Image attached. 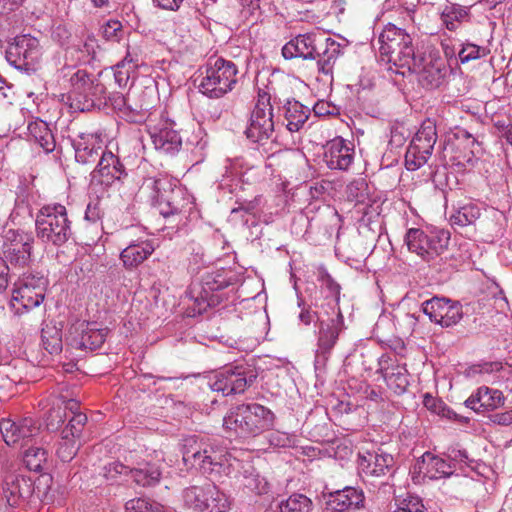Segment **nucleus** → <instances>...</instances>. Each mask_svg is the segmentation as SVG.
Listing matches in <instances>:
<instances>
[{
  "instance_id": "24",
  "label": "nucleus",
  "mask_w": 512,
  "mask_h": 512,
  "mask_svg": "<svg viewBox=\"0 0 512 512\" xmlns=\"http://www.w3.org/2000/svg\"><path fill=\"white\" fill-rule=\"evenodd\" d=\"M323 160L331 170L349 169L354 160V147L341 137L330 140L324 147Z\"/></svg>"
},
{
  "instance_id": "41",
  "label": "nucleus",
  "mask_w": 512,
  "mask_h": 512,
  "mask_svg": "<svg viewBox=\"0 0 512 512\" xmlns=\"http://www.w3.org/2000/svg\"><path fill=\"white\" fill-rule=\"evenodd\" d=\"M75 159L81 164L95 163L101 156V146L89 144L84 140L74 143Z\"/></svg>"
},
{
  "instance_id": "5",
  "label": "nucleus",
  "mask_w": 512,
  "mask_h": 512,
  "mask_svg": "<svg viewBox=\"0 0 512 512\" xmlns=\"http://www.w3.org/2000/svg\"><path fill=\"white\" fill-rule=\"evenodd\" d=\"M236 64L222 57L209 59L200 70L199 92L210 99H219L231 92L237 83Z\"/></svg>"
},
{
  "instance_id": "3",
  "label": "nucleus",
  "mask_w": 512,
  "mask_h": 512,
  "mask_svg": "<svg viewBox=\"0 0 512 512\" xmlns=\"http://www.w3.org/2000/svg\"><path fill=\"white\" fill-rule=\"evenodd\" d=\"M35 233L45 245L60 247L67 243L73 235L67 208L60 203L42 206L36 214Z\"/></svg>"
},
{
  "instance_id": "28",
  "label": "nucleus",
  "mask_w": 512,
  "mask_h": 512,
  "mask_svg": "<svg viewBox=\"0 0 512 512\" xmlns=\"http://www.w3.org/2000/svg\"><path fill=\"white\" fill-rule=\"evenodd\" d=\"M155 250L149 239L131 241L120 253V259L126 269H133L142 264Z\"/></svg>"
},
{
  "instance_id": "12",
  "label": "nucleus",
  "mask_w": 512,
  "mask_h": 512,
  "mask_svg": "<svg viewBox=\"0 0 512 512\" xmlns=\"http://www.w3.org/2000/svg\"><path fill=\"white\" fill-rule=\"evenodd\" d=\"M449 234L440 233L427 234L418 228H410L405 235V243L410 252L416 253L424 261L430 263L440 256L448 246Z\"/></svg>"
},
{
  "instance_id": "53",
  "label": "nucleus",
  "mask_w": 512,
  "mask_h": 512,
  "mask_svg": "<svg viewBox=\"0 0 512 512\" xmlns=\"http://www.w3.org/2000/svg\"><path fill=\"white\" fill-rule=\"evenodd\" d=\"M503 369V365L501 362L494 361V362H484L480 364H475L470 366L467 369V376L469 377H476L479 376H485V375H492L494 373L500 372Z\"/></svg>"
},
{
  "instance_id": "55",
  "label": "nucleus",
  "mask_w": 512,
  "mask_h": 512,
  "mask_svg": "<svg viewBox=\"0 0 512 512\" xmlns=\"http://www.w3.org/2000/svg\"><path fill=\"white\" fill-rule=\"evenodd\" d=\"M423 404L428 410L432 411L433 413L448 418L451 417L452 412L450 411V409H448L440 399L435 398L430 394L424 395Z\"/></svg>"
},
{
  "instance_id": "45",
  "label": "nucleus",
  "mask_w": 512,
  "mask_h": 512,
  "mask_svg": "<svg viewBox=\"0 0 512 512\" xmlns=\"http://www.w3.org/2000/svg\"><path fill=\"white\" fill-rule=\"evenodd\" d=\"M490 53L487 47L476 45L470 41L461 44V49L458 51V58L461 63H468L480 58L486 57Z\"/></svg>"
},
{
  "instance_id": "47",
  "label": "nucleus",
  "mask_w": 512,
  "mask_h": 512,
  "mask_svg": "<svg viewBox=\"0 0 512 512\" xmlns=\"http://www.w3.org/2000/svg\"><path fill=\"white\" fill-rule=\"evenodd\" d=\"M318 281L321 283V286L329 292V295L334 298L335 304L332 308H334L336 311L337 307H340L339 300H340L341 286L333 279V277L323 267L319 268V270H318Z\"/></svg>"
},
{
  "instance_id": "11",
  "label": "nucleus",
  "mask_w": 512,
  "mask_h": 512,
  "mask_svg": "<svg viewBox=\"0 0 512 512\" xmlns=\"http://www.w3.org/2000/svg\"><path fill=\"white\" fill-rule=\"evenodd\" d=\"M436 141L435 122L431 119L424 120L407 148L405 154L406 168L415 171L427 163Z\"/></svg>"
},
{
  "instance_id": "22",
  "label": "nucleus",
  "mask_w": 512,
  "mask_h": 512,
  "mask_svg": "<svg viewBox=\"0 0 512 512\" xmlns=\"http://www.w3.org/2000/svg\"><path fill=\"white\" fill-rule=\"evenodd\" d=\"M322 46V36L320 34H299L283 46L282 56L286 60L294 58L315 60L318 55V49H321Z\"/></svg>"
},
{
  "instance_id": "56",
  "label": "nucleus",
  "mask_w": 512,
  "mask_h": 512,
  "mask_svg": "<svg viewBox=\"0 0 512 512\" xmlns=\"http://www.w3.org/2000/svg\"><path fill=\"white\" fill-rule=\"evenodd\" d=\"M268 441L271 446L280 448L292 447L295 442L293 435L278 430L269 434Z\"/></svg>"
},
{
  "instance_id": "31",
  "label": "nucleus",
  "mask_w": 512,
  "mask_h": 512,
  "mask_svg": "<svg viewBox=\"0 0 512 512\" xmlns=\"http://www.w3.org/2000/svg\"><path fill=\"white\" fill-rule=\"evenodd\" d=\"M420 470H425V475L430 479H440L451 476L454 473V466L448 458L444 459L425 452L421 457Z\"/></svg>"
},
{
  "instance_id": "6",
  "label": "nucleus",
  "mask_w": 512,
  "mask_h": 512,
  "mask_svg": "<svg viewBox=\"0 0 512 512\" xmlns=\"http://www.w3.org/2000/svg\"><path fill=\"white\" fill-rule=\"evenodd\" d=\"M145 185L152 189L151 199L158 212L164 218L179 217V221L190 212L193 202L181 187H172V184L163 178H149Z\"/></svg>"
},
{
  "instance_id": "16",
  "label": "nucleus",
  "mask_w": 512,
  "mask_h": 512,
  "mask_svg": "<svg viewBox=\"0 0 512 512\" xmlns=\"http://www.w3.org/2000/svg\"><path fill=\"white\" fill-rule=\"evenodd\" d=\"M421 311L429 320L441 327H452L463 318V307L459 301L434 296L421 305Z\"/></svg>"
},
{
  "instance_id": "51",
  "label": "nucleus",
  "mask_w": 512,
  "mask_h": 512,
  "mask_svg": "<svg viewBox=\"0 0 512 512\" xmlns=\"http://www.w3.org/2000/svg\"><path fill=\"white\" fill-rule=\"evenodd\" d=\"M86 423L87 416L85 414L75 413L69 419L67 426L63 429V437L67 438L68 436H71L72 438H79Z\"/></svg>"
},
{
  "instance_id": "37",
  "label": "nucleus",
  "mask_w": 512,
  "mask_h": 512,
  "mask_svg": "<svg viewBox=\"0 0 512 512\" xmlns=\"http://www.w3.org/2000/svg\"><path fill=\"white\" fill-rule=\"evenodd\" d=\"M469 7L459 4H447L441 12L443 25L450 31H455L462 22L469 21Z\"/></svg>"
},
{
  "instance_id": "40",
  "label": "nucleus",
  "mask_w": 512,
  "mask_h": 512,
  "mask_svg": "<svg viewBox=\"0 0 512 512\" xmlns=\"http://www.w3.org/2000/svg\"><path fill=\"white\" fill-rule=\"evenodd\" d=\"M480 215V208L475 204L469 203L459 207L450 216V223L452 226L465 227L474 224Z\"/></svg>"
},
{
  "instance_id": "13",
  "label": "nucleus",
  "mask_w": 512,
  "mask_h": 512,
  "mask_svg": "<svg viewBox=\"0 0 512 512\" xmlns=\"http://www.w3.org/2000/svg\"><path fill=\"white\" fill-rule=\"evenodd\" d=\"M34 236L19 229H8L3 236V259L14 268H25L31 262Z\"/></svg>"
},
{
  "instance_id": "60",
  "label": "nucleus",
  "mask_w": 512,
  "mask_h": 512,
  "mask_svg": "<svg viewBox=\"0 0 512 512\" xmlns=\"http://www.w3.org/2000/svg\"><path fill=\"white\" fill-rule=\"evenodd\" d=\"M104 477L114 480L118 475L128 473V467L119 462H112L104 466Z\"/></svg>"
},
{
  "instance_id": "19",
  "label": "nucleus",
  "mask_w": 512,
  "mask_h": 512,
  "mask_svg": "<svg viewBox=\"0 0 512 512\" xmlns=\"http://www.w3.org/2000/svg\"><path fill=\"white\" fill-rule=\"evenodd\" d=\"M407 70L415 72L420 85L427 89L438 88L444 82L447 74L445 61L441 57L431 54L420 61L416 60L415 66Z\"/></svg>"
},
{
  "instance_id": "9",
  "label": "nucleus",
  "mask_w": 512,
  "mask_h": 512,
  "mask_svg": "<svg viewBox=\"0 0 512 512\" xmlns=\"http://www.w3.org/2000/svg\"><path fill=\"white\" fill-rule=\"evenodd\" d=\"M48 280L41 273H23L14 284L11 305L18 313L20 308L29 311L45 299Z\"/></svg>"
},
{
  "instance_id": "18",
  "label": "nucleus",
  "mask_w": 512,
  "mask_h": 512,
  "mask_svg": "<svg viewBox=\"0 0 512 512\" xmlns=\"http://www.w3.org/2000/svg\"><path fill=\"white\" fill-rule=\"evenodd\" d=\"M128 173L120 158L111 151H102L96 168L92 172L93 180L110 187L120 185Z\"/></svg>"
},
{
  "instance_id": "20",
  "label": "nucleus",
  "mask_w": 512,
  "mask_h": 512,
  "mask_svg": "<svg viewBox=\"0 0 512 512\" xmlns=\"http://www.w3.org/2000/svg\"><path fill=\"white\" fill-rule=\"evenodd\" d=\"M70 81L73 87L70 95L72 108L79 109V96L81 95H83L86 102L91 101L92 105L96 101L106 100L105 86L100 82L94 83L85 71L78 70L71 77Z\"/></svg>"
},
{
  "instance_id": "21",
  "label": "nucleus",
  "mask_w": 512,
  "mask_h": 512,
  "mask_svg": "<svg viewBox=\"0 0 512 512\" xmlns=\"http://www.w3.org/2000/svg\"><path fill=\"white\" fill-rule=\"evenodd\" d=\"M39 431V424L31 417H25L19 422L10 419H2L0 422V432L3 440L9 446L15 444L24 445L38 435Z\"/></svg>"
},
{
  "instance_id": "58",
  "label": "nucleus",
  "mask_w": 512,
  "mask_h": 512,
  "mask_svg": "<svg viewBox=\"0 0 512 512\" xmlns=\"http://www.w3.org/2000/svg\"><path fill=\"white\" fill-rule=\"evenodd\" d=\"M103 214L104 212L101 208L100 201L95 199L88 203L84 218L86 221L95 224L102 219Z\"/></svg>"
},
{
  "instance_id": "25",
  "label": "nucleus",
  "mask_w": 512,
  "mask_h": 512,
  "mask_svg": "<svg viewBox=\"0 0 512 512\" xmlns=\"http://www.w3.org/2000/svg\"><path fill=\"white\" fill-rule=\"evenodd\" d=\"M505 396L498 389L487 386L479 387L465 401V406L477 413L494 411L505 404Z\"/></svg>"
},
{
  "instance_id": "42",
  "label": "nucleus",
  "mask_w": 512,
  "mask_h": 512,
  "mask_svg": "<svg viewBox=\"0 0 512 512\" xmlns=\"http://www.w3.org/2000/svg\"><path fill=\"white\" fill-rule=\"evenodd\" d=\"M41 343L44 350L50 355L59 354L62 351V335L56 327H46L41 332Z\"/></svg>"
},
{
  "instance_id": "2",
  "label": "nucleus",
  "mask_w": 512,
  "mask_h": 512,
  "mask_svg": "<svg viewBox=\"0 0 512 512\" xmlns=\"http://www.w3.org/2000/svg\"><path fill=\"white\" fill-rule=\"evenodd\" d=\"M275 420L276 416L269 408L259 403H243L231 408L223 419V425L247 438L273 429Z\"/></svg>"
},
{
  "instance_id": "32",
  "label": "nucleus",
  "mask_w": 512,
  "mask_h": 512,
  "mask_svg": "<svg viewBox=\"0 0 512 512\" xmlns=\"http://www.w3.org/2000/svg\"><path fill=\"white\" fill-rule=\"evenodd\" d=\"M151 108L152 105L146 99V93L136 90V96H132V100L127 101L121 117L130 123H142L146 120Z\"/></svg>"
},
{
  "instance_id": "62",
  "label": "nucleus",
  "mask_w": 512,
  "mask_h": 512,
  "mask_svg": "<svg viewBox=\"0 0 512 512\" xmlns=\"http://www.w3.org/2000/svg\"><path fill=\"white\" fill-rule=\"evenodd\" d=\"M142 50L138 46L128 45L127 53L124 59L121 62V65L124 66L125 63L134 64V67L139 65V61L141 60Z\"/></svg>"
},
{
  "instance_id": "33",
  "label": "nucleus",
  "mask_w": 512,
  "mask_h": 512,
  "mask_svg": "<svg viewBox=\"0 0 512 512\" xmlns=\"http://www.w3.org/2000/svg\"><path fill=\"white\" fill-rule=\"evenodd\" d=\"M286 128L291 132L299 131L307 121L310 109L295 99H287L283 105Z\"/></svg>"
},
{
  "instance_id": "34",
  "label": "nucleus",
  "mask_w": 512,
  "mask_h": 512,
  "mask_svg": "<svg viewBox=\"0 0 512 512\" xmlns=\"http://www.w3.org/2000/svg\"><path fill=\"white\" fill-rule=\"evenodd\" d=\"M29 137L38 144L45 153L54 151L56 143L54 135L48 124L40 119H36L28 124Z\"/></svg>"
},
{
  "instance_id": "1",
  "label": "nucleus",
  "mask_w": 512,
  "mask_h": 512,
  "mask_svg": "<svg viewBox=\"0 0 512 512\" xmlns=\"http://www.w3.org/2000/svg\"><path fill=\"white\" fill-rule=\"evenodd\" d=\"M182 459L187 468L198 469L204 474L228 476L234 470L227 452L215 449L195 435L183 439Z\"/></svg>"
},
{
  "instance_id": "50",
  "label": "nucleus",
  "mask_w": 512,
  "mask_h": 512,
  "mask_svg": "<svg viewBox=\"0 0 512 512\" xmlns=\"http://www.w3.org/2000/svg\"><path fill=\"white\" fill-rule=\"evenodd\" d=\"M368 195V185L364 179L355 180L347 186V196L351 201L365 203Z\"/></svg>"
},
{
  "instance_id": "35",
  "label": "nucleus",
  "mask_w": 512,
  "mask_h": 512,
  "mask_svg": "<svg viewBox=\"0 0 512 512\" xmlns=\"http://www.w3.org/2000/svg\"><path fill=\"white\" fill-rule=\"evenodd\" d=\"M231 284V279L226 276L223 270L206 273L201 280V298L211 305L212 293L222 290Z\"/></svg>"
},
{
  "instance_id": "49",
  "label": "nucleus",
  "mask_w": 512,
  "mask_h": 512,
  "mask_svg": "<svg viewBox=\"0 0 512 512\" xmlns=\"http://www.w3.org/2000/svg\"><path fill=\"white\" fill-rule=\"evenodd\" d=\"M446 456L450 463L454 466V470L457 466L460 468L467 466L470 467L473 463V459L470 457L466 449L460 448L459 446H451L448 448Z\"/></svg>"
},
{
  "instance_id": "10",
  "label": "nucleus",
  "mask_w": 512,
  "mask_h": 512,
  "mask_svg": "<svg viewBox=\"0 0 512 512\" xmlns=\"http://www.w3.org/2000/svg\"><path fill=\"white\" fill-rule=\"evenodd\" d=\"M358 470L365 482L375 485L379 484V489L391 486L389 479L395 472V461L391 454L378 451H366L359 454Z\"/></svg>"
},
{
  "instance_id": "7",
  "label": "nucleus",
  "mask_w": 512,
  "mask_h": 512,
  "mask_svg": "<svg viewBox=\"0 0 512 512\" xmlns=\"http://www.w3.org/2000/svg\"><path fill=\"white\" fill-rule=\"evenodd\" d=\"M45 494L46 491H41L30 477L23 474L11 473L3 480L2 498L11 508H37Z\"/></svg>"
},
{
  "instance_id": "63",
  "label": "nucleus",
  "mask_w": 512,
  "mask_h": 512,
  "mask_svg": "<svg viewBox=\"0 0 512 512\" xmlns=\"http://www.w3.org/2000/svg\"><path fill=\"white\" fill-rule=\"evenodd\" d=\"M458 138H462L465 141V146L470 148V153L473 156L480 152V143L468 131H459Z\"/></svg>"
},
{
  "instance_id": "8",
  "label": "nucleus",
  "mask_w": 512,
  "mask_h": 512,
  "mask_svg": "<svg viewBox=\"0 0 512 512\" xmlns=\"http://www.w3.org/2000/svg\"><path fill=\"white\" fill-rule=\"evenodd\" d=\"M258 377V371L253 364L242 362L224 367L209 381L213 391L221 392L224 396L241 394L253 385Z\"/></svg>"
},
{
  "instance_id": "23",
  "label": "nucleus",
  "mask_w": 512,
  "mask_h": 512,
  "mask_svg": "<svg viewBox=\"0 0 512 512\" xmlns=\"http://www.w3.org/2000/svg\"><path fill=\"white\" fill-rule=\"evenodd\" d=\"M107 329L96 328L92 323H78L70 330L69 345L74 349L96 350L106 339Z\"/></svg>"
},
{
  "instance_id": "48",
  "label": "nucleus",
  "mask_w": 512,
  "mask_h": 512,
  "mask_svg": "<svg viewBox=\"0 0 512 512\" xmlns=\"http://www.w3.org/2000/svg\"><path fill=\"white\" fill-rule=\"evenodd\" d=\"M66 417L65 408H62V405H58V403H53L45 418L47 430L57 431L64 423Z\"/></svg>"
},
{
  "instance_id": "61",
  "label": "nucleus",
  "mask_w": 512,
  "mask_h": 512,
  "mask_svg": "<svg viewBox=\"0 0 512 512\" xmlns=\"http://www.w3.org/2000/svg\"><path fill=\"white\" fill-rule=\"evenodd\" d=\"M299 320L305 325H310L312 322L320 324V320H324V318L318 312L313 311L310 306L306 307L303 305L299 314Z\"/></svg>"
},
{
  "instance_id": "59",
  "label": "nucleus",
  "mask_w": 512,
  "mask_h": 512,
  "mask_svg": "<svg viewBox=\"0 0 512 512\" xmlns=\"http://www.w3.org/2000/svg\"><path fill=\"white\" fill-rule=\"evenodd\" d=\"M186 144L192 146L198 152H203L208 144V140L204 131L199 127L192 135L187 138Z\"/></svg>"
},
{
  "instance_id": "29",
  "label": "nucleus",
  "mask_w": 512,
  "mask_h": 512,
  "mask_svg": "<svg viewBox=\"0 0 512 512\" xmlns=\"http://www.w3.org/2000/svg\"><path fill=\"white\" fill-rule=\"evenodd\" d=\"M323 46L318 49V55L315 59L319 73L332 77L334 65L342 54V46L336 40L322 37Z\"/></svg>"
},
{
  "instance_id": "39",
  "label": "nucleus",
  "mask_w": 512,
  "mask_h": 512,
  "mask_svg": "<svg viewBox=\"0 0 512 512\" xmlns=\"http://www.w3.org/2000/svg\"><path fill=\"white\" fill-rule=\"evenodd\" d=\"M312 500L304 494L294 493L281 500L277 505V512H311Z\"/></svg>"
},
{
  "instance_id": "15",
  "label": "nucleus",
  "mask_w": 512,
  "mask_h": 512,
  "mask_svg": "<svg viewBox=\"0 0 512 512\" xmlns=\"http://www.w3.org/2000/svg\"><path fill=\"white\" fill-rule=\"evenodd\" d=\"M345 328L344 316L340 307H337L336 311L332 308V316L328 319L320 320L316 333L317 349L315 357L317 362L328 360L338 342L339 335Z\"/></svg>"
},
{
  "instance_id": "44",
  "label": "nucleus",
  "mask_w": 512,
  "mask_h": 512,
  "mask_svg": "<svg viewBox=\"0 0 512 512\" xmlns=\"http://www.w3.org/2000/svg\"><path fill=\"white\" fill-rule=\"evenodd\" d=\"M126 512H166L163 505L150 498H133L125 504Z\"/></svg>"
},
{
  "instance_id": "27",
  "label": "nucleus",
  "mask_w": 512,
  "mask_h": 512,
  "mask_svg": "<svg viewBox=\"0 0 512 512\" xmlns=\"http://www.w3.org/2000/svg\"><path fill=\"white\" fill-rule=\"evenodd\" d=\"M149 134L155 149L164 154L174 155L181 148V136L167 124L151 128Z\"/></svg>"
},
{
  "instance_id": "64",
  "label": "nucleus",
  "mask_w": 512,
  "mask_h": 512,
  "mask_svg": "<svg viewBox=\"0 0 512 512\" xmlns=\"http://www.w3.org/2000/svg\"><path fill=\"white\" fill-rule=\"evenodd\" d=\"M490 421L497 425L508 426L512 424V409L495 413L490 416Z\"/></svg>"
},
{
  "instance_id": "54",
  "label": "nucleus",
  "mask_w": 512,
  "mask_h": 512,
  "mask_svg": "<svg viewBox=\"0 0 512 512\" xmlns=\"http://www.w3.org/2000/svg\"><path fill=\"white\" fill-rule=\"evenodd\" d=\"M132 96H136V90L129 91L127 95L120 92H113L106 97L105 104H110L120 113V115H122L124 107L127 105V101L132 100Z\"/></svg>"
},
{
  "instance_id": "26",
  "label": "nucleus",
  "mask_w": 512,
  "mask_h": 512,
  "mask_svg": "<svg viewBox=\"0 0 512 512\" xmlns=\"http://www.w3.org/2000/svg\"><path fill=\"white\" fill-rule=\"evenodd\" d=\"M273 132V113L260 108L253 109L249 125L245 130L246 137L253 143H262L270 139Z\"/></svg>"
},
{
  "instance_id": "52",
  "label": "nucleus",
  "mask_w": 512,
  "mask_h": 512,
  "mask_svg": "<svg viewBox=\"0 0 512 512\" xmlns=\"http://www.w3.org/2000/svg\"><path fill=\"white\" fill-rule=\"evenodd\" d=\"M75 439L76 438H72L71 436L67 438L62 436V441L57 448V455L61 461L69 462L76 456L79 445L76 443Z\"/></svg>"
},
{
  "instance_id": "36",
  "label": "nucleus",
  "mask_w": 512,
  "mask_h": 512,
  "mask_svg": "<svg viewBox=\"0 0 512 512\" xmlns=\"http://www.w3.org/2000/svg\"><path fill=\"white\" fill-rule=\"evenodd\" d=\"M387 386L397 395H402L409 385V374L404 366L395 365L381 369Z\"/></svg>"
},
{
  "instance_id": "14",
  "label": "nucleus",
  "mask_w": 512,
  "mask_h": 512,
  "mask_svg": "<svg viewBox=\"0 0 512 512\" xmlns=\"http://www.w3.org/2000/svg\"><path fill=\"white\" fill-rule=\"evenodd\" d=\"M41 57L39 40L29 34L18 35L6 50V59L18 70L34 71Z\"/></svg>"
},
{
  "instance_id": "17",
  "label": "nucleus",
  "mask_w": 512,
  "mask_h": 512,
  "mask_svg": "<svg viewBox=\"0 0 512 512\" xmlns=\"http://www.w3.org/2000/svg\"><path fill=\"white\" fill-rule=\"evenodd\" d=\"M323 512H356L365 508V494L361 488L346 486L324 495Z\"/></svg>"
},
{
  "instance_id": "30",
  "label": "nucleus",
  "mask_w": 512,
  "mask_h": 512,
  "mask_svg": "<svg viewBox=\"0 0 512 512\" xmlns=\"http://www.w3.org/2000/svg\"><path fill=\"white\" fill-rule=\"evenodd\" d=\"M214 486V483L205 482L202 485L186 487L181 494L184 505L195 512H201L206 501L213 497Z\"/></svg>"
},
{
  "instance_id": "38",
  "label": "nucleus",
  "mask_w": 512,
  "mask_h": 512,
  "mask_svg": "<svg viewBox=\"0 0 512 512\" xmlns=\"http://www.w3.org/2000/svg\"><path fill=\"white\" fill-rule=\"evenodd\" d=\"M133 480L140 486H154L160 481L161 471L156 464L144 463L129 470Z\"/></svg>"
},
{
  "instance_id": "46",
  "label": "nucleus",
  "mask_w": 512,
  "mask_h": 512,
  "mask_svg": "<svg viewBox=\"0 0 512 512\" xmlns=\"http://www.w3.org/2000/svg\"><path fill=\"white\" fill-rule=\"evenodd\" d=\"M214 492L213 497L206 501L205 508L201 512H228L231 507L229 497L216 485L214 486Z\"/></svg>"
},
{
  "instance_id": "43",
  "label": "nucleus",
  "mask_w": 512,
  "mask_h": 512,
  "mask_svg": "<svg viewBox=\"0 0 512 512\" xmlns=\"http://www.w3.org/2000/svg\"><path fill=\"white\" fill-rule=\"evenodd\" d=\"M48 452L41 447H31L24 452L23 462L30 471L39 472L47 462Z\"/></svg>"
},
{
  "instance_id": "4",
  "label": "nucleus",
  "mask_w": 512,
  "mask_h": 512,
  "mask_svg": "<svg viewBox=\"0 0 512 512\" xmlns=\"http://www.w3.org/2000/svg\"><path fill=\"white\" fill-rule=\"evenodd\" d=\"M378 44L382 61L398 68L411 69L415 66L413 38L406 28L386 24L378 36Z\"/></svg>"
},
{
  "instance_id": "57",
  "label": "nucleus",
  "mask_w": 512,
  "mask_h": 512,
  "mask_svg": "<svg viewBox=\"0 0 512 512\" xmlns=\"http://www.w3.org/2000/svg\"><path fill=\"white\" fill-rule=\"evenodd\" d=\"M122 24L118 20H109L103 25L102 36L108 41H119Z\"/></svg>"
}]
</instances>
